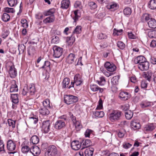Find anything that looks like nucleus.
<instances>
[{"mask_svg": "<svg viewBox=\"0 0 156 156\" xmlns=\"http://www.w3.org/2000/svg\"><path fill=\"white\" fill-rule=\"evenodd\" d=\"M98 37L100 39H106L108 37V35L105 33H101L98 35Z\"/></svg>", "mask_w": 156, "mask_h": 156, "instance_id": "603ef678", "label": "nucleus"}, {"mask_svg": "<svg viewBox=\"0 0 156 156\" xmlns=\"http://www.w3.org/2000/svg\"><path fill=\"white\" fill-rule=\"evenodd\" d=\"M94 150V149L93 148H90L86 149L84 152L85 156H92Z\"/></svg>", "mask_w": 156, "mask_h": 156, "instance_id": "a878e982", "label": "nucleus"}, {"mask_svg": "<svg viewBox=\"0 0 156 156\" xmlns=\"http://www.w3.org/2000/svg\"><path fill=\"white\" fill-rule=\"evenodd\" d=\"M150 106V104L149 103L145 102L143 103H141L140 104V106L142 108H147Z\"/></svg>", "mask_w": 156, "mask_h": 156, "instance_id": "338daca9", "label": "nucleus"}, {"mask_svg": "<svg viewBox=\"0 0 156 156\" xmlns=\"http://www.w3.org/2000/svg\"><path fill=\"white\" fill-rule=\"evenodd\" d=\"M2 19L4 22H6L9 20L10 16L8 14L4 13L2 16Z\"/></svg>", "mask_w": 156, "mask_h": 156, "instance_id": "7c9ffc66", "label": "nucleus"}, {"mask_svg": "<svg viewBox=\"0 0 156 156\" xmlns=\"http://www.w3.org/2000/svg\"><path fill=\"white\" fill-rule=\"evenodd\" d=\"M73 81L76 86L80 85L83 82L81 76L79 74H76L74 76Z\"/></svg>", "mask_w": 156, "mask_h": 156, "instance_id": "9b49d317", "label": "nucleus"}, {"mask_svg": "<svg viewBox=\"0 0 156 156\" xmlns=\"http://www.w3.org/2000/svg\"><path fill=\"white\" fill-rule=\"evenodd\" d=\"M88 5L91 9H94L97 7L96 4L93 2H91L88 3Z\"/></svg>", "mask_w": 156, "mask_h": 156, "instance_id": "49530a36", "label": "nucleus"}, {"mask_svg": "<svg viewBox=\"0 0 156 156\" xmlns=\"http://www.w3.org/2000/svg\"><path fill=\"white\" fill-rule=\"evenodd\" d=\"M70 79L68 78H65L62 81V87L68 88L69 86V83Z\"/></svg>", "mask_w": 156, "mask_h": 156, "instance_id": "cd10ccee", "label": "nucleus"}, {"mask_svg": "<svg viewBox=\"0 0 156 156\" xmlns=\"http://www.w3.org/2000/svg\"><path fill=\"white\" fill-rule=\"evenodd\" d=\"M121 111L118 110H113L109 115V119L112 121H115L119 120L121 116Z\"/></svg>", "mask_w": 156, "mask_h": 156, "instance_id": "7ed1b4c3", "label": "nucleus"}, {"mask_svg": "<svg viewBox=\"0 0 156 156\" xmlns=\"http://www.w3.org/2000/svg\"><path fill=\"white\" fill-rule=\"evenodd\" d=\"M57 148L54 145L50 146L45 153V156H58Z\"/></svg>", "mask_w": 156, "mask_h": 156, "instance_id": "20e7f679", "label": "nucleus"}, {"mask_svg": "<svg viewBox=\"0 0 156 156\" xmlns=\"http://www.w3.org/2000/svg\"><path fill=\"white\" fill-rule=\"evenodd\" d=\"M21 151L23 153H26L28 152L30 149L29 147L27 145H23V144L21 145Z\"/></svg>", "mask_w": 156, "mask_h": 156, "instance_id": "4c0bfd02", "label": "nucleus"}, {"mask_svg": "<svg viewBox=\"0 0 156 156\" xmlns=\"http://www.w3.org/2000/svg\"><path fill=\"white\" fill-rule=\"evenodd\" d=\"M129 104H126L122 105L121 106V108L124 111H127L129 108Z\"/></svg>", "mask_w": 156, "mask_h": 156, "instance_id": "e2e57ef3", "label": "nucleus"}, {"mask_svg": "<svg viewBox=\"0 0 156 156\" xmlns=\"http://www.w3.org/2000/svg\"><path fill=\"white\" fill-rule=\"evenodd\" d=\"M146 61V58L142 56H138L135 58L134 60V63L138 65L142 64Z\"/></svg>", "mask_w": 156, "mask_h": 156, "instance_id": "2eb2a0df", "label": "nucleus"}, {"mask_svg": "<svg viewBox=\"0 0 156 156\" xmlns=\"http://www.w3.org/2000/svg\"><path fill=\"white\" fill-rule=\"evenodd\" d=\"M81 146V143L78 141L74 140L71 144V147L74 150H78L79 149Z\"/></svg>", "mask_w": 156, "mask_h": 156, "instance_id": "ddd939ff", "label": "nucleus"}, {"mask_svg": "<svg viewBox=\"0 0 156 156\" xmlns=\"http://www.w3.org/2000/svg\"><path fill=\"white\" fill-rule=\"evenodd\" d=\"M60 41L58 37L57 36H54L51 40V43L54 44H58Z\"/></svg>", "mask_w": 156, "mask_h": 156, "instance_id": "09e8293b", "label": "nucleus"}, {"mask_svg": "<svg viewBox=\"0 0 156 156\" xmlns=\"http://www.w3.org/2000/svg\"><path fill=\"white\" fill-rule=\"evenodd\" d=\"M119 97L122 100L125 101L130 97V95L128 92L122 91L119 94Z\"/></svg>", "mask_w": 156, "mask_h": 156, "instance_id": "1a4fd4ad", "label": "nucleus"}, {"mask_svg": "<svg viewBox=\"0 0 156 156\" xmlns=\"http://www.w3.org/2000/svg\"><path fill=\"white\" fill-rule=\"evenodd\" d=\"M98 105L96 109V110H100L103 108V101L101 99H100L98 101Z\"/></svg>", "mask_w": 156, "mask_h": 156, "instance_id": "6e6d98bb", "label": "nucleus"}, {"mask_svg": "<svg viewBox=\"0 0 156 156\" xmlns=\"http://www.w3.org/2000/svg\"><path fill=\"white\" fill-rule=\"evenodd\" d=\"M132 145V144L127 142H124L122 145L123 147L125 149H128L131 147Z\"/></svg>", "mask_w": 156, "mask_h": 156, "instance_id": "4d7b16f0", "label": "nucleus"}, {"mask_svg": "<svg viewBox=\"0 0 156 156\" xmlns=\"http://www.w3.org/2000/svg\"><path fill=\"white\" fill-rule=\"evenodd\" d=\"M123 30L122 29L117 30L115 28L113 29V34L114 35H119L121 34Z\"/></svg>", "mask_w": 156, "mask_h": 156, "instance_id": "8fccbe9b", "label": "nucleus"}, {"mask_svg": "<svg viewBox=\"0 0 156 156\" xmlns=\"http://www.w3.org/2000/svg\"><path fill=\"white\" fill-rule=\"evenodd\" d=\"M133 115V113L130 110H128L125 112L126 118L128 120L131 119Z\"/></svg>", "mask_w": 156, "mask_h": 156, "instance_id": "2f4dec72", "label": "nucleus"}, {"mask_svg": "<svg viewBox=\"0 0 156 156\" xmlns=\"http://www.w3.org/2000/svg\"><path fill=\"white\" fill-rule=\"evenodd\" d=\"M148 37L150 38L156 37V30H150L148 33Z\"/></svg>", "mask_w": 156, "mask_h": 156, "instance_id": "c756f323", "label": "nucleus"}, {"mask_svg": "<svg viewBox=\"0 0 156 156\" xmlns=\"http://www.w3.org/2000/svg\"><path fill=\"white\" fill-rule=\"evenodd\" d=\"M30 151L34 156H35L38 155L40 154L41 150L39 147L35 146L31 148Z\"/></svg>", "mask_w": 156, "mask_h": 156, "instance_id": "dca6fc26", "label": "nucleus"}, {"mask_svg": "<svg viewBox=\"0 0 156 156\" xmlns=\"http://www.w3.org/2000/svg\"><path fill=\"white\" fill-rule=\"evenodd\" d=\"M51 122L49 120L44 121L41 126V130L44 133H48L50 130Z\"/></svg>", "mask_w": 156, "mask_h": 156, "instance_id": "0eeeda50", "label": "nucleus"}, {"mask_svg": "<svg viewBox=\"0 0 156 156\" xmlns=\"http://www.w3.org/2000/svg\"><path fill=\"white\" fill-rule=\"evenodd\" d=\"M48 108L45 107L41 108L39 110L40 113L42 115H48L49 114L50 112Z\"/></svg>", "mask_w": 156, "mask_h": 156, "instance_id": "393cba45", "label": "nucleus"}, {"mask_svg": "<svg viewBox=\"0 0 156 156\" xmlns=\"http://www.w3.org/2000/svg\"><path fill=\"white\" fill-rule=\"evenodd\" d=\"M66 126L65 122L62 120H57L55 125V127L56 129H61Z\"/></svg>", "mask_w": 156, "mask_h": 156, "instance_id": "f8f14e48", "label": "nucleus"}, {"mask_svg": "<svg viewBox=\"0 0 156 156\" xmlns=\"http://www.w3.org/2000/svg\"><path fill=\"white\" fill-rule=\"evenodd\" d=\"M4 11L5 12L7 13H13L15 11L13 9L9 7L5 8H4Z\"/></svg>", "mask_w": 156, "mask_h": 156, "instance_id": "680f3d73", "label": "nucleus"}, {"mask_svg": "<svg viewBox=\"0 0 156 156\" xmlns=\"http://www.w3.org/2000/svg\"><path fill=\"white\" fill-rule=\"evenodd\" d=\"M39 137L36 135L33 136L30 139V141L34 144H37L39 142Z\"/></svg>", "mask_w": 156, "mask_h": 156, "instance_id": "473e14b6", "label": "nucleus"}, {"mask_svg": "<svg viewBox=\"0 0 156 156\" xmlns=\"http://www.w3.org/2000/svg\"><path fill=\"white\" fill-rule=\"evenodd\" d=\"M132 10L129 7H127L125 8L123 10L124 14L126 15H130L131 14Z\"/></svg>", "mask_w": 156, "mask_h": 156, "instance_id": "a19ab883", "label": "nucleus"}, {"mask_svg": "<svg viewBox=\"0 0 156 156\" xmlns=\"http://www.w3.org/2000/svg\"><path fill=\"white\" fill-rule=\"evenodd\" d=\"M118 8L117 4L114 2L112 3L110 5L108 6V8L109 9H113L114 10L117 9Z\"/></svg>", "mask_w": 156, "mask_h": 156, "instance_id": "3c124183", "label": "nucleus"}, {"mask_svg": "<svg viewBox=\"0 0 156 156\" xmlns=\"http://www.w3.org/2000/svg\"><path fill=\"white\" fill-rule=\"evenodd\" d=\"M149 63L147 61L142 64L138 65V68L142 71L147 70L149 68Z\"/></svg>", "mask_w": 156, "mask_h": 156, "instance_id": "9d476101", "label": "nucleus"}, {"mask_svg": "<svg viewBox=\"0 0 156 156\" xmlns=\"http://www.w3.org/2000/svg\"><path fill=\"white\" fill-rule=\"evenodd\" d=\"M92 130L90 129H87L86 130L85 133V135L86 137H89L90 134L92 132Z\"/></svg>", "mask_w": 156, "mask_h": 156, "instance_id": "774afa93", "label": "nucleus"}, {"mask_svg": "<svg viewBox=\"0 0 156 156\" xmlns=\"http://www.w3.org/2000/svg\"><path fill=\"white\" fill-rule=\"evenodd\" d=\"M15 121H13L11 119H9L8 120V122L9 126L13 128L15 127Z\"/></svg>", "mask_w": 156, "mask_h": 156, "instance_id": "864d4df0", "label": "nucleus"}, {"mask_svg": "<svg viewBox=\"0 0 156 156\" xmlns=\"http://www.w3.org/2000/svg\"><path fill=\"white\" fill-rule=\"evenodd\" d=\"M29 121L32 123L36 124L38 121V117L36 116H34L32 117H29Z\"/></svg>", "mask_w": 156, "mask_h": 156, "instance_id": "37998d69", "label": "nucleus"}, {"mask_svg": "<svg viewBox=\"0 0 156 156\" xmlns=\"http://www.w3.org/2000/svg\"><path fill=\"white\" fill-rule=\"evenodd\" d=\"M97 82L99 85L101 86L105 84L106 80L104 77L101 76L99 78L98 80L97 81Z\"/></svg>", "mask_w": 156, "mask_h": 156, "instance_id": "72a5a7b5", "label": "nucleus"}, {"mask_svg": "<svg viewBox=\"0 0 156 156\" xmlns=\"http://www.w3.org/2000/svg\"><path fill=\"white\" fill-rule=\"evenodd\" d=\"M28 91L29 89H28V86L26 85L24 87L23 89L22 92V94L23 95H26L27 93H29Z\"/></svg>", "mask_w": 156, "mask_h": 156, "instance_id": "13d9d810", "label": "nucleus"}, {"mask_svg": "<svg viewBox=\"0 0 156 156\" xmlns=\"http://www.w3.org/2000/svg\"><path fill=\"white\" fill-rule=\"evenodd\" d=\"M18 89L17 86L16 84H13L12 85L10 90V92H17L18 91Z\"/></svg>", "mask_w": 156, "mask_h": 156, "instance_id": "a18cd8bd", "label": "nucleus"}, {"mask_svg": "<svg viewBox=\"0 0 156 156\" xmlns=\"http://www.w3.org/2000/svg\"><path fill=\"white\" fill-rule=\"evenodd\" d=\"M54 20V15H52L46 18V19L45 20V21L46 23H50L53 22Z\"/></svg>", "mask_w": 156, "mask_h": 156, "instance_id": "58836bf2", "label": "nucleus"}, {"mask_svg": "<svg viewBox=\"0 0 156 156\" xmlns=\"http://www.w3.org/2000/svg\"><path fill=\"white\" fill-rule=\"evenodd\" d=\"M50 62L46 61L44 62V64L43 66L39 68L46 69L47 71H50L51 69L50 67Z\"/></svg>", "mask_w": 156, "mask_h": 156, "instance_id": "4be33fe9", "label": "nucleus"}, {"mask_svg": "<svg viewBox=\"0 0 156 156\" xmlns=\"http://www.w3.org/2000/svg\"><path fill=\"white\" fill-rule=\"evenodd\" d=\"M75 8L79 7L80 9H82L83 6L81 5V2L79 1H76V2L74 5Z\"/></svg>", "mask_w": 156, "mask_h": 156, "instance_id": "052dcab7", "label": "nucleus"}, {"mask_svg": "<svg viewBox=\"0 0 156 156\" xmlns=\"http://www.w3.org/2000/svg\"><path fill=\"white\" fill-rule=\"evenodd\" d=\"M104 115V113L103 111H96L93 112V117L95 118H102Z\"/></svg>", "mask_w": 156, "mask_h": 156, "instance_id": "b1692460", "label": "nucleus"}, {"mask_svg": "<svg viewBox=\"0 0 156 156\" xmlns=\"http://www.w3.org/2000/svg\"><path fill=\"white\" fill-rule=\"evenodd\" d=\"M82 27L80 26H77L76 27V28L75 29L73 30V34H80L82 31L81 30Z\"/></svg>", "mask_w": 156, "mask_h": 156, "instance_id": "ea45409f", "label": "nucleus"}, {"mask_svg": "<svg viewBox=\"0 0 156 156\" xmlns=\"http://www.w3.org/2000/svg\"><path fill=\"white\" fill-rule=\"evenodd\" d=\"M75 55L73 53H70L66 58L67 62L69 64L73 63L75 61Z\"/></svg>", "mask_w": 156, "mask_h": 156, "instance_id": "aec40b11", "label": "nucleus"}, {"mask_svg": "<svg viewBox=\"0 0 156 156\" xmlns=\"http://www.w3.org/2000/svg\"><path fill=\"white\" fill-rule=\"evenodd\" d=\"M18 94H11V98L12 99V101L14 104H17L19 102V98Z\"/></svg>", "mask_w": 156, "mask_h": 156, "instance_id": "bb28decb", "label": "nucleus"}, {"mask_svg": "<svg viewBox=\"0 0 156 156\" xmlns=\"http://www.w3.org/2000/svg\"><path fill=\"white\" fill-rule=\"evenodd\" d=\"M90 88L91 90L94 92H95L99 90L100 92L102 93L103 91V89L100 88L97 85L94 84L91 85Z\"/></svg>", "mask_w": 156, "mask_h": 156, "instance_id": "5701e85b", "label": "nucleus"}, {"mask_svg": "<svg viewBox=\"0 0 156 156\" xmlns=\"http://www.w3.org/2000/svg\"><path fill=\"white\" fill-rule=\"evenodd\" d=\"M142 20H145L147 23L148 27L151 28H156V21L152 17L151 15L147 13L144 14L141 18Z\"/></svg>", "mask_w": 156, "mask_h": 156, "instance_id": "f257e3e1", "label": "nucleus"}, {"mask_svg": "<svg viewBox=\"0 0 156 156\" xmlns=\"http://www.w3.org/2000/svg\"><path fill=\"white\" fill-rule=\"evenodd\" d=\"M104 66L107 71L110 72H114L116 69V67L114 64L108 62L105 63Z\"/></svg>", "mask_w": 156, "mask_h": 156, "instance_id": "6e6552de", "label": "nucleus"}, {"mask_svg": "<svg viewBox=\"0 0 156 156\" xmlns=\"http://www.w3.org/2000/svg\"><path fill=\"white\" fill-rule=\"evenodd\" d=\"M54 51L53 56L55 58H58L62 55L63 49L57 46H54L53 47Z\"/></svg>", "mask_w": 156, "mask_h": 156, "instance_id": "423d86ee", "label": "nucleus"}, {"mask_svg": "<svg viewBox=\"0 0 156 156\" xmlns=\"http://www.w3.org/2000/svg\"><path fill=\"white\" fill-rule=\"evenodd\" d=\"M119 77L118 76H116L113 77L111 79V83L113 85H116L118 84Z\"/></svg>", "mask_w": 156, "mask_h": 156, "instance_id": "c9c22d12", "label": "nucleus"}, {"mask_svg": "<svg viewBox=\"0 0 156 156\" xmlns=\"http://www.w3.org/2000/svg\"><path fill=\"white\" fill-rule=\"evenodd\" d=\"M145 77L147 78V79L149 80H150L152 76V73L151 72H147L145 75Z\"/></svg>", "mask_w": 156, "mask_h": 156, "instance_id": "69168bd1", "label": "nucleus"}, {"mask_svg": "<svg viewBox=\"0 0 156 156\" xmlns=\"http://www.w3.org/2000/svg\"><path fill=\"white\" fill-rule=\"evenodd\" d=\"M75 126L76 129L79 131L82 127V126L79 121H76L75 122L73 123Z\"/></svg>", "mask_w": 156, "mask_h": 156, "instance_id": "e433bc0d", "label": "nucleus"}, {"mask_svg": "<svg viewBox=\"0 0 156 156\" xmlns=\"http://www.w3.org/2000/svg\"><path fill=\"white\" fill-rule=\"evenodd\" d=\"M7 2L9 5L11 7H12L17 4V0H7Z\"/></svg>", "mask_w": 156, "mask_h": 156, "instance_id": "de8ad7c7", "label": "nucleus"}, {"mask_svg": "<svg viewBox=\"0 0 156 156\" xmlns=\"http://www.w3.org/2000/svg\"><path fill=\"white\" fill-rule=\"evenodd\" d=\"M54 12L55 10L54 9H50L45 13V15L46 16L54 15Z\"/></svg>", "mask_w": 156, "mask_h": 156, "instance_id": "bf43d9fd", "label": "nucleus"}, {"mask_svg": "<svg viewBox=\"0 0 156 156\" xmlns=\"http://www.w3.org/2000/svg\"><path fill=\"white\" fill-rule=\"evenodd\" d=\"M6 68L8 70L10 77L14 78L17 74L16 71L14 67L13 63L11 61L8 62L6 65Z\"/></svg>", "mask_w": 156, "mask_h": 156, "instance_id": "f03ea898", "label": "nucleus"}, {"mask_svg": "<svg viewBox=\"0 0 156 156\" xmlns=\"http://www.w3.org/2000/svg\"><path fill=\"white\" fill-rule=\"evenodd\" d=\"M69 114L70 116V118L72 121L73 123L75 122L76 121V117L73 115L71 112H69Z\"/></svg>", "mask_w": 156, "mask_h": 156, "instance_id": "0e129e2a", "label": "nucleus"}, {"mask_svg": "<svg viewBox=\"0 0 156 156\" xmlns=\"http://www.w3.org/2000/svg\"><path fill=\"white\" fill-rule=\"evenodd\" d=\"M43 104L44 107L48 108H50V101L49 99H46L43 102Z\"/></svg>", "mask_w": 156, "mask_h": 156, "instance_id": "c03bdc74", "label": "nucleus"}, {"mask_svg": "<svg viewBox=\"0 0 156 156\" xmlns=\"http://www.w3.org/2000/svg\"><path fill=\"white\" fill-rule=\"evenodd\" d=\"M117 44L118 48L120 49L123 50L126 47L125 44L122 41H118L117 42Z\"/></svg>", "mask_w": 156, "mask_h": 156, "instance_id": "f704fd0d", "label": "nucleus"}, {"mask_svg": "<svg viewBox=\"0 0 156 156\" xmlns=\"http://www.w3.org/2000/svg\"><path fill=\"white\" fill-rule=\"evenodd\" d=\"M149 7L151 9H156V0H151L149 1Z\"/></svg>", "mask_w": 156, "mask_h": 156, "instance_id": "c85d7f7f", "label": "nucleus"}, {"mask_svg": "<svg viewBox=\"0 0 156 156\" xmlns=\"http://www.w3.org/2000/svg\"><path fill=\"white\" fill-rule=\"evenodd\" d=\"M35 91V87L34 85L33 84L31 85L29 87V90L28 91L29 93L33 95L34 94Z\"/></svg>", "mask_w": 156, "mask_h": 156, "instance_id": "79ce46f5", "label": "nucleus"}, {"mask_svg": "<svg viewBox=\"0 0 156 156\" xmlns=\"http://www.w3.org/2000/svg\"><path fill=\"white\" fill-rule=\"evenodd\" d=\"M83 146L81 148V150L83 149L87 148L92 145V142L90 140L86 139L83 141Z\"/></svg>", "mask_w": 156, "mask_h": 156, "instance_id": "412c9836", "label": "nucleus"}, {"mask_svg": "<svg viewBox=\"0 0 156 156\" xmlns=\"http://www.w3.org/2000/svg\"><path fill=\"white\" fill-rule=\"evenodd\" d=\"M70 5L69 0H63L61 2V8L63 9H66L69 7Z\"/></svg>", "mask_w": 156, "mask_h": 156, "instance_id": "6ab92c4d", "label": "nucleus"}, {"mask_svg": "<svg viewBox=\"0 0 156 156\" xmlns=\"http://www.w3.org/2000/svg\"><path fill=\"white\" fill-rule=\"evenodd\" d=\"M21 26L24 28H27L28 27V24L27 20L25 19H22L21 20Z\"/></svg>", "mask_w": 156, "mask_h": 156, "instance_id": "5fc2aeb1", "label": "nucleus"}, {"mask_svg": "<svg viewBox=\"0 0 156 156\" xmlns=\"http://www.w3.org/2000/svg\"><path fill=\"white\" fill-rule=\"evenodd\" d=\"M7 148L8 150L12 151L16 148V144L11 140H9L7 142Z\"/></svg>", "mask_w": 156, "mask_h": 156, "instance_id": "f3484780", "label": "nucleus"}, {"mask_svg": "<svg viewBox=\"0 0 156 156\" xmlns=\"http://www.w3.org/2000/svg\"><path fill=\"white\" fill-rule=\"evenodd\" d=\"M155 127L153 124H149L145 125L144 128V131L146 133L153 131Z\"/></svg>", "mask_w": 156, "mask_h": 156, "instance_id": "a211bd4d", "label": "nucleus"}, {"mask_svg": "<svg viewBox=\"0 0 156 156\" xmlns=\"http://www.w3.org/2000/svg\"><path fill=\"white\" fill-rule=\"evenodd\" d=\"M130 125L131 127L134 129H138L140 128L141 125L138 120H134L131 122Z\"/></svg>", "mask_w": 156, "mask_h": 156, "instance_id": "4468645a", "label": "nucleus"}, {"mask_svg": "<svg viewBox=\"0 0 156 156\" xmlns=\"http://www.w3.org/2000/svg\"><path fill=\"white\" fill-rule=\"evenodd\" d=\"M64 102L68 105L76 102L78 101L77 97L71 95H66L64 96Z\"/></svg>", "mask_w": 156, "mask_h": 156, "instance_id": "39448f33", "label": "nucleus"}]
</instances>
